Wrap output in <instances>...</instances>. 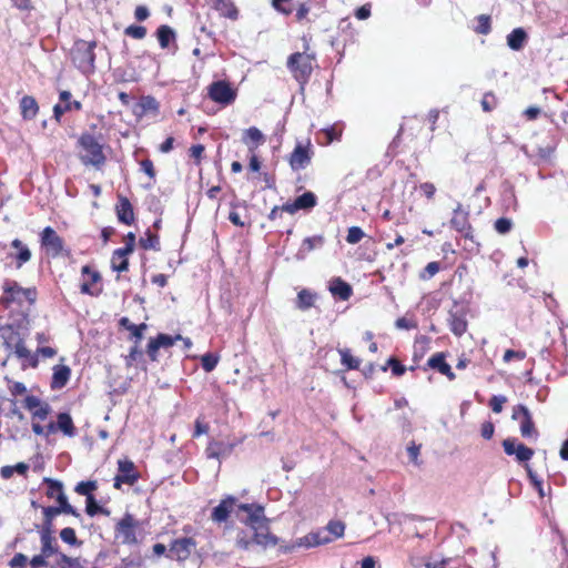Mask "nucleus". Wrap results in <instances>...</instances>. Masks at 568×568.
Segmentation results:
<instances>
[{"label":"nucleus","mask_w":568,"mask_h":568,"mask_svg":"<svg viewBox=\"0 0 568 568\" xmlns=\"http://www.w3.org/2000/svg\"><path fill=\"white\" fill-rule=\"evenodd\" d=\"M4 292L9 295L10 300L17 301L18 303H22L23 301L33 303L37 297L34 288H23L17 282L7 283Z\"/></svg>","instance_id":"nucleus-13"},{"label":"nucleus","mask_w":568,"mask_h":568,"mask_svg":"<svg viewBox=\"0 0 568 568\" xmlns=\"http://www.w3.org/2000/svg\"><path fill=\"white\" fill-rule=\"evenodd\" d=\"M38 532L40 535L41 551L43 555L53 556L60 552L54 531L38 530Z\"/></svg>","instance_id":"nucleus-19"},{"label":"nucleus","mask_w":568,"mask_h":568,"mask_svg":"<svg viewBox=\"0 0 568 568\" xmlns=\"http://www.w3.org/2000/svg\"><path fill=\"white\" fill-rule=\"evenodd\" d=\"M58 429L68 437H74L77 430L72 417L68 413H60L57 418Z\"/></svg>","instance_id":"nucleus-31"},{"label":"nucleus","mask_w":568,"mask_h":568,"mask_svg":"<svg viewBox=\"0 0 568 568\" xmlns=\"http://www.w3.org/2000/svg\"><path fill=\"white\" fill-rule=\"evenodd\" d=\"M316 298V293H313L307 288H303L297 294L296 307L301 311H307L314 306Z\"/></svg>","instance_id":"nucleus-29"},{"label":"nucleus","mask_w":568,"mask_h":568,"mask_svg":"<svg viewBox=\"0 0 568 568\" xmlns=\"http://www.w3.org/2000/svg\"><path fill=\"white\" fill-rule=\"evenodd\" d=\"M310 539H311L312 547L326 545V544L333 541V538H331V536H328L325 530L311 531Z\"/></svg>","instance_id":"nucleus-46"},{"label":"nucleus","mask_w":568,"mask_h":568,"mask_svg":"<svg viewBox=\"0 0 568 568\" xmlns=\"http://www.w3.org/2000/svg\"><path fill=\"white\" fill-rule=\"evenodd\" d=\"M331 538H341L345 531V524L341 520H331L324 529Z\"/></svg>","instance_id":"nucleus-44"},{"label":"nucleus","mask_w":568,"mask_h":568,"mask_svg":"<svg viewBox=\"0 0 568 568\" xmlns=\"http://www.w3.org/2000/svg\"><path fill=\"white\" fill-rule=\"evenodd\" d=\"M60 538L63 542L70 546H80L82 541L77 538L75 530L71 527H65L60 531Z\"/></svg>","instance_id":"nucleus-49"},{"label":"nucleus","mask_w":568,"mask_h":568,"mask_svg":"<svg viewBox=\"0 0 568 568\" xmlns=\"http://www.w3.org/2000/svg\"><path fill=\"white\" fill-rule=\"evenodd\" d=\"M42 481L48 486L45 491L48 498H57V494L63 490V484L58 479L44 477Z\"/></svg>","instance_id":"nucleus-43"},{"label":"nucleus","mask_w":568,"mask_h":568,"mask_svg":"<svg viewBox=\"0 0 568 568\" xmlns=\"http://www.w3.org/2000/svg\"><path fill=\"white\" fill-rule=\"evenodd\" d=\"M155 338L159 342L161 348H169L173 346L176 341L182 339V335L178 334L175 336H170L161 333Z\"/></svg>","instance_id":"nucleus-53"},{"label":"nucleus","mask_w":568,"mask_h":568,"mask_svg":"<svg viewBox=\"0 0 568 568\" xmlns=\"http://www.w3.org/2000/svg\"><path fill=\"white\" fill-rule=\"evenodd\" d=\"M55 566L58 568H83L79 558H72L63 552L55 555Z\"/></svg>","instance_id":"nucleus-42"},{"label":"nucleus","mask_w":568,"mask_h":568,"mask_svg":"<svg viewBox=\"0 0 568 568\" xmlns=\"http://www.w3.org/2000/svg\"><path fill=\"white\" fill-rule=\"evenodd\" d=\"M527 38V33L523 28H516L507 36V45L511 50L519 51L524 48Z\"/></svg>","instance_id":"nucleus-24"},{"label":"nucleus","mask_w":568,"mask_h":568,"mask_svg":"<svg viewBox=\"0 0 568 568\" xmlns=\"http://www.w3.org/2000/svg\"><path fill=\"white\" fill-rule=\"evenodd\" d=\"M386 519L388 520V523H399V524H405L407 521H414V520H419L420 517L416 516V515H407V514H392V515H388L386 517Z\"/></svg>","instance_id":"nucleus-57"},{"label":"nucleus","mask_w":568,"mask_h":568,"mask_svg":"<svg viewBox=\"0 0 568 568\" xmlns=\"http://www.w3.org/2000/svg\"><path fill=\"white\" fill-rule=\"evenodd\" d=\"M516 458L518 462H528L534 456V450L521 443H518L516 448Z\"/></svg>","instance_id":"nucleus-52"},{"label":"nucleus","mask_w":568,"mask_h":568,"mask_svg":"<svg viewBox=\"0 0 568 568\" xmlns=\"http://www.w3.org/2000/svg\"><path fill=\"white\" fill-rule=\"evenodd\" d=\"M119 323L120 326L131 332L136 343H140V341L143 338V332L146 329V324H133L128 317H122Z\"/></svg>","instance_id":"nucleus-35"},{"label":"nucleus","mask_w":568,"mask_h":568,"mask_svg":"<svg viewBox=\"0 0 568 568\" xmlns=\"http://www.w3.org/2000/svg\"><path fill=\"white\" fill-rule=\"evenodd\" d=\"M312 159L311 144L303 145L298 143L290 156V165L293 171L305 169Z\"/></svg>","instance_id":"nucleus-12"},{"label":"nucleus","mask_w":568,"mask_h":568,"mask_svg":"<svg viewBox=\"0 0 568 568\" xmlns=\"http://www.w3.org/2000/svg\"><path fill=\"white\" fill-rule=\"evenodd\" d=\"M41 245L47 250V253L55 258L65 252L69 255V251L64 250V242L61 236L51 227L47 226L41 233Z\"/></svg>","instance_id":"nucleus-6"},{"label":"nucleus","mask_w":568,"mask_h":568,"mask_svg":"<svg viewBox=\"0 0 568 568\" xmlns=\"http://www.w3.org/2000/svg\"><path fill=\"white\" fill-rule=\"evenodd\" d=\"M253 541L254 545L266 548L268 546H275L277 544V537L268 531V526L265 529H253Z\"/></svg>","instance_id":"nucleus-23"},{"label":"nucleus","mask_w":568,"mask_h":568,"mask_svg":"<svg viewBox=\"0 0 568 568\" xmlns=\"http://www.w3.org/2000/svg\"><path fill=\"white\" fill-rule=\"evenodd\" d=\"M478 26L476 27V32L480 34H488L491 30L490 27V18L486 14H480L478 18Z\"/></svg>","instance_id":"nucleus-56"},{"label":"nucleus","mask_w":568,"mask_h":568,"mask_svg":"<svg viewBox=\"0 0 568 568\" xmlns=\"http://www.w3.org/2000/svg\"><path fill=\"white\" fill-rule=\"evenodd\" d=\"M41 509L43 514V521L41 525H34L36 529L54 531L53 520L58 515H60L59 510L53 509L52 506H43Z\"/></svg>","instance_id":"nucleus-25"},{"label":"nucleus","mask_w":568,"mask_h":568,"mask_svg":"<svg viewBox=\"0 0 568 568\" xmlns=\"http://www.w3.org/2000/svg\"><path fill=\"white\" fill-rule=\"evenodd\" d=\"M294 201H295L298 210H305V211L313 209L317 204L316 195L310 191L297 196Z\"/></svg>","instance_id":"nucleus-37"},{"label":"nucleus","mask_w":568,"mask_h":568,"mask_svg":"<svg viewBox=\"0 0 568 568\" xmlns=\"http://www.w3.org/2000/svg\"><path fill=\"white\" fill-rule=\"evenodd\" d=\"M138 521L131 514H125L115 525V536L121 539L123 545H134L136 538Z\"/></svg>","instance_id":"nucleus-5"},{"label":"nucleus","mask_w":568,"mask_h":568,"mask_svg":"<svg viewBox=\"0 0 568 568\" xmlns=\"http://www.w3.org/2000/svg\"><path fill=\"white\" fill-rule=\"evenodd\" d=\"M329 292L342 301H347L352 294V286L341 277H335L329 283Z\"/></svg>","instance_id":"nucleus-21"},{"label":"nucleus","mask_w":568,"mask_h":568,"mask_svg":"<svg viewBox=\"0 0 568 568\" xmlns=\"http://www.w3.org/2000/svg\"><path fill=\"white\" fill-rule=\"evenodd\" d=\"M115 211L119 222L125 225H131L134 222L133 206L128 197L119 196Z\"/></svg>","instance_id":"nucleus-16"},{"label":"nucleus","mask_w":568,"mask_h":568,"mask_svg":"<svg viewBox=\"0 0 568 568\" xmlns=\"http://www.w3.org/2000/svg\"><path fill=\"white\" fill-rule=\"evenodd\" d=\"M196 547V541L192 537H183L173 540L169 548L168 557L176 561H185Z\"/></svg>","instance_id":"nucleus-8"},{"label":"nucleus","mask_w":568,"mask_h":568,"mask_svg":"<svg viewBox=\"0 0 568 568\" xmlns=\"http://www.w3.org/2000/svg\"><path fill=\"white\" fill-rule=\"evenodd\" d=\"M388 367H392V372L395 376H402L406 372V367L394 357L388 358L387 363L382 366V371L386 372Z\"/></svg>","instance_id":"nucleus-51"},{"label":"nucleus","mask_w":568,"mask_h":568,"mask_svg":"<svg viewBox=\"0 0 568 568\" xmlns=\"http://www.w3.org/2000/svg\"><path fill=\"white\" fill-rule=\"evenodd\" d=\"M237 505L240 504L233 496L223 498L220 504L213 508L211 514L212 520L219 524L226 521L231 513L236 515Z\"/></svg>","instance_id":"nucleus-11"},{"label":"nucleus","mask_w":568,"mask_h":568,"mask_svg":"<svg viewBox=\"0 0 568 568\" xmlns=\"http://www.w3.org/2000/svg\"><path fill=\"white\" fill-rule=\"evenodd\" d=\"M27 562H28V557L22 552H18L10 559L9 567L10 568H26Z\"/></svg>","instance_id":"nucleus-64"},{"label":"nucleus","mask_w":568,"mask_h":568,"mask_svg":"<svg viewBox=\"0 0 568 568\" xmlns=\"http://www.w3.org/2000/svg\"><path fill=\"white\" fill-rule=\"evenodd\" d=\"M365 236V233L363 230L358 226H352L348 229L346 241L349 244H356L358 243L363 237Z\"/></svg>","instance_id":"nucleus-55"},{"label":"nucleus","mask_w":568,"mask_h":568,"mask_svg":"<svg viewBox=\"0 0 568 568\" xmlns=\"http://www.w3.org/2000/svg\"><path fill=\"white\" fill-rule=\"evenodd\" d=\"M211 7L222 17L236 20L239 12L232 0H210Z\"/></svg>","instance_id":"nucleus-20"},{"label":"nucleus","mask_w":568,"mask_h":568,"mask_svg":"<svg viewBox=\"0 0 568 568\" xmlns=\"http://www.w3.org/2000/svg\"><path fill=\"white\" fill-rule=\"evenodd\" d=\"M98 488L97 481L94 480H88V481H80L77 484L74 490L79 495L85 496L87 499L89 496H93L92 491Z\"/></svg>","instance_id":"nucleus-48"},{"label":"nucleus","mask_w":568,"mask_h":568,"mask_svg":"<svg viewBox=\"0 0 568 568\" xmlns=\"http://www.w3.org/2000/svg\"><path fill=\"white\" fill-rule=\"evenodd\" d=\"M139 343L135 342V345L131 347L129 354L125 356V365L131 367L138 359H140L143 355L142 351L139 348Z\"/></svg>","instance_id":"nucleus-58"},{"label":"nucleus","mask_w":568,"mask_h":568,"mask_svg":"<svg viewBox=\"0 0 568 568\" xmlns=\"http://www.w3.org/2000/svg\"><path fill=\"white\" fill-rule=\"evenodd\" d=\"M232 449L233 445L231 444L213 440L207 445L205 454L207 458L220 459L229 456L232 453Z\"/></svg>","instance_id":"nucleus-22"},{"label":"nucleus","mask_w":568,"mask_h":568,"mask_svg":"<svg viewBox=\"0 0 568 568\" xmlns=\"http://www.w3.org/2000/svg\"><path fill=\"white\" fill-rule=\"evenodd\" d=\"M55 500L58 503V506L52 507L53 509L59 510V514H68L81 519V514L69 503L68 497L65 496L63 490L57 494Z\"/></svg>","instance_id":"nucleus-27"},{"label":"nucleus","mask_w":568,"mask_h":568,"mask_svg":"<svg viewBox=\"0 0 568 568\" xmlns=\"http://www.w3.org/2000/svg\"><path fill=\"white\" fill-rule=\"evenodd\" d=\"M243 142L248 145V151L253 152L258 144L264 142V135L257 128L251 126L245 130Z\"/></svg>","instance_id":"nucleus-28"},{"label":"nucleus","mask_w":568,"mask_h":568,"mask_svg":"<svg viewBox=\"0 0 568 568\" xmlns=\"http://www.w3.org/2000/svg\"><path fill=\"white\" fill-rule=\"evenodd\" d=\"M292 1L293 0H273V7L277 11L288 16L293 11V9H292Z\"/></svg>","instance_id":"nucleus-63"},{"label":"nucleus","mask_w":568,"mask_h":568,"mask_svg":"<svg viewBox=\"0 0 568 568\" xmlns=\"http://www.w3.org/2000/svg\"><path fill=\"white\" fill-rule=\"evenodd\" d=\"M129 254H119L118 253V248L113 252L112 254V258H111V266H112V270L118 272V273H121V272H125L128 271L129 268V261H128V256Z\"/></svg>","instance_id":"nucleus-41"},{"label":"nucleus","mask_w":568,"mask_h":568,"mask_svg":"<svg viewBox=\"0 0 568 568\" xmlns=\"http://www.w3.org/2000/svg\"><path fill=\"white\" fill-rule=\"evenodd\" d=\"M85 511L91 517H93V516H95L98 514H102V515H105V516L110 515V510L109 509L103 508V507L98 505L94 496H89V498L87 499Z\"/></svg>","instance_id":"nucleus-45"},{"label":"nucleus","mask_w":568,"mask_h":568,"mask_svg":"<svg viewBox=\"0 0 568 568\" xmlns=\"http://www.w3.org/2000/svg\"><path fill=\"white\" fill-rule=\"evenodd\" d=\"M0 335L3 338L4 348L10 353L14 351V347L18 344V342L22 339L20 334L10 327L2 328L0 331Z\"/></svg>","instance_id":"nucleus-32"},{"label":"nucleus","mask_w":568,"mask_h":568,"mask_svg":"<svg viewBox=\"0 0 568 568\" xmlns=\"http://www.w3.org/2000/svg\"><path fill=\"white\" fill-rule=\"evenodd\" d=\"M124 33L134 39H143L146 36V28L143 26L131 24L125 28Z\"/></svg>","instance_id":"nucleus-54"},{"label":"nucleus","mask_w":568,"mask_h":568,"mask_svg":"<svg viewBox=\"0 0 568 568\" xmlns=\"http://www.w3.org/2000/svg\"><path fill=\"white\" fill-rule=\"evenodd\" d=\"M507 402V397L504 395H494L490 398L489 406L494 413H501L504 404Z\"/></svg>","instance_id":"nucleus-61"},{"label":"nucleus","mask_w":568,"mask_h":568,"mask_svg":"<svg viewBox=\"0 0 568 568\" xmlns=\"http://www.w3.org/2000/svg\"><path fill=\"white\" fill-rule=\"evenodd\" d=\"M219 363V356L217 355H214L212 353H206L204 354L202 357H201V365H202V368L206 372V373H210L212 372L216 365Z\"/></svg>","instance_id":"nucleus-50"},{"label":"nucleus","mask_w":568,"mask_h":568,"mask_svg":"<svg viewBox=\"0 0 568 568\" xmlns=\"http://www.w3.org/2000/svg\"><path fill=\"white\" fill-rule=\"evenodd\" d=\"M71 377V368L67 365H55L53 367V375L51 379L52 389L63 388Z\"/></svg>","instance_id":"nucleus-18"},{"label":"nucleus","mask_w":568,"mask_h":568,"mask_svg":"<svg viewBox=\"0 0 568 568\" xmlns=\"http://www.w3.org/2000/svg\"><path fill=\"white\" fill-rule=\"evenodd\" d=\"M119 474L114 477V488L120 489L122 484L133 485L139 479L134 463L130 459L118 460Z\"/></svg>","instance_id":"nucleus-9"},{"label":"nucleus","mask_w":568,"mask_h":568,"mask_svg":"<svg viewBox=\"0 0 568 568\" xmlns=\"http://www.w3.org/2000/svg\"><path fill=\"white\" fill-rule=\"evenodd\" d=\"M156 37L160 47L162 49H166L170 45V43L175 40V32L171 27L162 24L156 30Z\"/></svg>","instance_id":"nucleus-34"},{"label":"nucleus","mask_w":568,"mask_h":568,"mask_svg":"<svg viewBox=\"0 0 568 568\" xmlns=\"http://www.w3.org/2000/svg\"><path fill=\"white\" fill-rule=\"evenodd\" d=\"M78 145L84 151V154L80 155L83 165H91L97 169L104 165L106 158L103 153V146L93 134L82 133L78 139Z\"/></svg>","instance_id":"nucleus-1"},{"label":"nucleus","mask_w":568,"mask_h":568,"mask_svg":"<svg viewBox=\"0 0 568 568\" xmlns=\"http://www.w3.org/2000/svg\"><path fill=\"white\" fill-rule=\"evenodd\" d=\"M18 358L27 361L32 367H37L38 358L27 348L23 339L18 342L12 352Z\"/></svg>","instance_id":"nucleus-36"},{"label":"nucleus","mask_w":568,"mask_h":568,"mask_svg":"<svg viewBox=\"0 0 568 568\" xmlns=\"http://www.w3.org/2000/svg\"><path fill=\"white\" fill-rule=\"evenodd\" d=\"M325 243V239L323 235H314L305 237L302 242L301 247L296 253L297 260H304L306 255L313 250L321 248Z\"/></svg>","instance_id":"nucleus-17"},{"label":"nucleus","mask_w":568,"mask_h":568,"mask_svg":"<svg viewBox=\"0 0 568 568\" xmlns=\"http://www.w3.org/2000/svg\"><path fill=\"white\" fill-rule=\"evenodd\" d=\"M310 539H311L312 547L326 545V544L333 541V538H331V536H328L325 530L311 531Z\"/></svg>","instance_id":"nucleus-47"},{"label":"nucleus","mask_w":568,"mask_h":568,"mask_svg":"<svg viewBox=\"0 0 568 568\" xmlns=\"http://www.w3.org/2000/svg\"><path fill=\"white\" fill-rule=\"evenodd\" d=\"M314 61V54L295 52L288 57L286 65L287 69L292 72L294 79L300 84L304 85L311 78Z\"/></svg>","instance_id":"nucleus-2"},{"label":"nucleus","mask_w":568,"mask_h":568,"mask_svg":"<svg viewBox=\"0 0 568 568\" xmlns=\"http://www.w3.org/2000/svg\"><path fill=\"white\" fill-rule=\"evenodd\" d=\"M513 419L520 420V434L525 438H537L538 432L535 428V424L532 422V416L527 408V406L523 404H518L513 408Z\"/></svg>","instance_id":"nucleus-7"},{"label":"nucleus","mask_w":568,"mask_h":568,"mask_svg":"<svg viewBox=\"0 0 568 568\" xmlns=\"http://www.w3.org/2000/svg\"><path fill=\"white\" fill-rule=\"evenodd\" d=\"M450 224L456 231L462 233L465 239L473 241V231L468 223V212L463 211L460 203H458L454 210V216L450 220Z\"/></svg>","instance_id":"nucleus-14"},{"label":"nucleus","mask_w":568,"mask_h":568,"mask_svg":"<svg viewBox=\"0 0 568 568\" xmlns=\"http://www.w3.org/2000/svg\"><path fill=\"white\" fill-rule=\"evenodd\" d=\"M50 557L51 556H49V555H43V552L41 551L39 555L33 556L29 560V565H30L31 568L47 567L49 565L47 559L50 558Z\"/></svg>","instance_id":"nucleus-62"},{"label":"nucleus","mask_w":568,"mask_h":568,"mask_svg":"<svg viewBox=\"0 0 568 568\" xmlns=\"http://www.w3.org/2000/svg\"><path fill=\"white\" fill-rule=\"evenodd\" d=\"M236 518L252 529H265L267 519L264 507L257 504H240L236 509Z\"/></svg>","instance_id":"nucleus-4"},{"label":"nucleus","mask_w":568,"mask_h":568,"mask_svg":"<svg viewBox=\"0 0 568 568\" xmlns=\"http://www.w3.org/2000/svg\"><path fill=\"white\" fill-rule=\"evenodd\" d=\"M209 95L213 101L224 105L232 103L236 98L235 91L225 81L213 82L210 85Z\"/></svg>","instance_id":"nucleus-10"},{"label":"nucleus","mask_w":568,"mask_h":568,"mask_svg":"<svg viewBox=\"0 0 568 568\" xmlns=\"http://www.w3.org/2000/svg\"><path fill=\"white\" fill-rule=\"evenodd\" d=\"M511 227H513V222L510 219L500 217V219L496 220V222H495V230L499 234L508 233L511 230Z\"/></svg>","instance_id":"nucleus-60"},{"label":"nucleus","mask_w":568,"mask_h":568,"mask_svg":"<svg viewBox=\"0 0 568 568\" xmlns=\"http://www.w3.org/2000/svg\"><path fill=\"white\" fill-rule=\"evenodd\" d=\"M139 244L144 250L160 251L159 236L153 234L150 230L144 233V236L140 237Z\"/></svg>","instance_id":"nucleus-39"},{"label":"nucleus","mask_w":568,"mask_h":568,"mask_svg":"<svg viewBox=\"0 0 568 568\" xmlns=\"http://www.w3.org/2000/svg\"><path fill=\"white\" fill-rule=\"evenodd\" d=\"M71 92L70 91H61L60 92V103H57L53 106V118L60 122L61 116L69 111L77 110L80 111L82 109V104L80 101H71Z\"/></svg>","instance_id":"nucleus-15"},{"label":"nucleus","mask_w":568,"mask_h":568,"mask_svg":"<svg viewBox=\"0 0 568 568\" xmlns=\"http://www.w3.org/2000/svg\"><path fill=\"white\" fill-rule=\"evenodd\" d=\"M448 321H449L450 331L456 336H462L466 332L467 322H466L464 315L458 314L457 312L450 311Z\"/></svg>","instance_id":"nucleus-30"},{"label":"nucleus","mask_w":568,"mask_h":568,"mask_svg":"<svg viewBox=\"0 0 568 568\" xmlns=\"http://www.w3.org/2000/svg\"><path fill=\"white\" fill-rule=\"evenodd\" d=\"M97 43L94 41L78 40L72 50V59L77 68L82 73H91L94 71V49Z\"/></svg>","instance_id":"nucleus-3"},{"label":"nucleus","mask_w":568,"mask_h":568,"mask_svg":"<svg viewBox=\"0 0 568 568\" xmlns=\"http://www.w3.org/2000/svg\"><path fill=\"white\" fill-rule=\"evenodd\" d=\"M338 353L341 355V363L347 369H357L361 365V359L354 357L348 348H339Z\"/></svg>","instance_id":"nucleus-40"},{"label":"nucleus","mask_w":568,"mask_h":568,"mask_svg":"<svg viewBox=\"0 0 568 568\" xmlns=\"http://www.w3.org/2000/svg\"><path fill=\"white\" fill-rule=\"evenodd\" d=\"M301 547L312 548L310 534L296 539L291 546L285 547L284 551L285 552L293 551L295 548H301Z\"/></svg>","instance_id":"nucleus-59"},{"label":"nucleus","mask_w":568,"mask_h":568,"mask_svg":"<svg viewBox=\"0 0 568 568\" xmlns=\"http://www.w3.org/2000/svg\"><path fill=\"white\" fill-rule=\"evenodd\" d=\"M11 246L18 251V253L16 255L17 266L18 267H21L24 263L30 261V258H31V251L19 239H14L11 242Z\"/></svg>","instance_id":"nucleus-33"},{"label":"nucleus","mask_w":568,"mask_h":568,"mask_svg":"<svg viewBox=\"0 0 568 568\" xmlns=\"http://www.w3.org/2000/svg\"><path fill=\"white\" fill-rule=\"evenodd\" d=\"M21 114L24 120L33 119L39 110L36 99L31 95H24L20 101Z\"/></svg>","instance_id":"nucleus-26"},{"label":"nucleus","mask_w":568,"mask_h":568,"mask_svg":"<svg viewBox=\"0 0 568 568\" xmlns=\"http://www.w3.org/2000/svg\"><path fill=\"white\" fill-rule=\"evenodd\" d=\"M428 367L438 371L440 374H444L448 371L449 364L446 363V356L444 353H435L427 361Z\"/></svg>","instance_id":"nucleus-38"}]
</instances>
